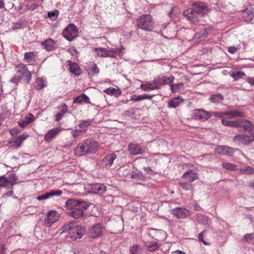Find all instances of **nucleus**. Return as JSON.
<instances>
[{"label": "nucleus", "mask_w": 254, "mask_h": 254, "mask_svg": "<svg viewBox=\"0 0 254 254\" xmlns=\"http://www.w3.org/2000/svg\"><path fill=\"white\" fill-rule=\"evenodd\" d=\"M82 130L80 129H75L71 131V135L74 138H76L79 136Z\"/></svg>", "instance_id": "nucleus-53"}, {"label": "nucleus", "mask_w": 254, "mask_h": 254, "mask_svg": "<svg viewBox=\"0 0 254 254\" xmlns=\"http://www.w3.org/2000/svg\"><path fill=\"white\" fill-rule=\"evenodd\" d=\"M230 76L234 79V80H237L245 76V73L241 71H235L230 72Z\"/></svg>", "instance_id": "nucleus-43"}, {"label": "nucleus", "mask_w": 254, "mask_h": 254, "mask_svg": "<svg viewBox=\"0 0 254 254\" xmlns=\"http://www.w3.org/2000/svg\"><path fill=\"white\" fill-rule=\"evenodd\" d=\"M85 69L88 73L92 76L97 75L100 72V69L94 62L86 63Z\"/></svg>", "instance_id": "nucleus-19"}, {"label": "nucleus", "mask_w": 254, "mask_h": 254, "mask_svg": "<svg viewBox=\"0 0 254 254\" xmlns=\"http://www.w3.org/2000/svg\"><path fill=\"white\" fill-rule=\"evenodd\" d=\"M14 183L11 182L7 178L4 176H0V186L2 188H5L6 189H12Z\"/></svg>", "instance_id": "nucleus-26"}, {"label": "nucleus", "mask_w": 254, "mask_h": 254, "mask_svg": "<svg viewBox=\"0 0 254 254\" xmlns=\"http://www.w3.org/2000/svg\"><path fill=\"white\" fill-rule=\"evenodd\" d=\"M65 204L69 215L78 219L84 215V210L87 209L90 204L85 201L70 199L66 201Z\"/></svg>", "instance_id": "nucleus-1"}, {"label": "nucleus", "mask_w": 254, "mask_h": 254, "mask_svg": "<svg viewBox=\"0 0 254 254\" xmlns=\"http://www.w3.org/2000/svg\"><path fill=\"white\" fill-rule=\"evenodd\" d=\"M222 166L224 169L228 171H232L237 170L236 165L231 163L223 162Z\"/></svg>", "instance_id": "nucleus-46"}, {"label": "nucleus", "mask_w": 254, "mask_h": 254, "mask_svg": "<svg viewBox=\"0 0 254 254\" xmlns=\"http://www.w3.org/2000/svg\"><path fill=\"white\" fill-rule=\"evenodd\" d=\"M183 14L186 16L189 19L193 22L197 21V15L194 9H186L183 12Z\"/></svg>", "instance_id": "nucleus-33"}, {"label": "nucleus", "mask_w": 254, "mask_h": 254, "mask_svg": "<svg viewBox=\"0 0 254 254\" xmlns=\"http://www.w3.org/2000/svg\"><path fill=\"white\" fill-rule=\"evenodd\" d=\"M124 48L122 46L121 48H106L105 51V58L109 57L112 58H115L117 56L121 55L122 50Z\"/></svg>", "instance_id": "nucleus-17"}, {"label": "nucleus", "mask_w": 254, "mask_h": 254, "mask_svg": "<svg viewBox=\"0 0 254 254\" xmlns=\"http://www.w3.org/2000/svg\"><path fill=\"white\" fill-rule=\"evenodd\" d=\"M104 92L110 95H113L116 97L120 96L122 93V91L119 89H116L114 88H109L104 90Z\"/></svg>", "instance_id": "nucleus-35"}, {"label": "nucleus", "mask_w": 254, "mask_h": 254, "mask_svg": "<svg viewBox=\"0 0 254 254\" xmlns=\"http://www.w3.org/2000/svg\"><path fill=\"white\" fill-rule=\"evenodd\" d=\"M209 29L208 28H206L202 31L197 33L194 36L193 40L197 43L199 41L203 40L207 36Z\"/></svg>", "instance_id": "nucleus-27"}, {"label": "nucleus", "mask_w": 254, "mask_h": 254, "mask_svg": "<svg viewBox=\"0 0 254 254\" xmlns=\"http://www.w3.org/2000/svg\"><path fill=\"white\" fill-rule=\"evenodd\" d=\"M223 125L231 127H236L250 132L254 129V125L250 121L246 119H239L234 121H229L225 119H221Z\"/></svg>", "instance_id": "nucleus-2"}, {"label": "nucleus", "mask_w": 254, "mask_h": 254, "mask_svg": "<svg viewBox=\"0 0 254 254\" xmlns=\"http://www.w3.org/2000/svg\"><path fill=\"white\" fill-rule=\"evenodd\" d=\"M28 136V134L24 133L11 139L9 141V143L11 146L15 148H18L20 146L21 143L26 139Z\"/></svg>", "instance_id": "nucleus-22"}, {"label": "nucleus", "mask_w": 254, "mask_h": 254, "mask_svg": "<svg viewBox=\"0 0 254 254\" xmlns=\"http://www.w3.org/2000/svg\"><path fill=\"white\" fill-rule=\"evenodd\" d=\"M238 50V49L235 47H230L228 49V51L232 54L235 53Z\"/></svg>", "instance_id": "nucleus-61"}, {"label": "nucleus", "mask_w": 254, "mask_h": 254, "mask_svg": "<svg viewBox=\"0 0 254 254\" xmlns=\"http://www.w3.org/2000/svg\"><path fill=\"white\" fill-rule=\"evenodd\" d=\"M11 112L10 110L4 105L2 106L0 114V117L3 120H4L10 116Z\"/></svg>", "instance_id": "nucleus-41"}, {"label": "nucleus", "mask_w": 254, "mask_h": 254, "mask_svg": "<svg viewBox=\"0 0 254 254\" xmlns=\"http://www.w3.org/2000/svg\"><path fill=\"white\" fill-rule=\"evenodd\" d=\"M34 119L35 117L34 115L29 113L23 119L20 121L18 124L21 127H24L33 122Z\"/></svg>", "instance_id": "nucleus-28"}, {"label": "nucleus", "mask_w": 254, "mask_h": 254, "mask_svg": "<svg viewBox=\"0 0 254 254\" xmlns=\"http://www.w3.org/2000/svg\"><path fill=\"white\" fill-rule=\"evenodd\" d=\"M86 147V153H94L98 149V143L97 142L92 140H85Z\"/></svg>", "instance_id": "nucleus-14"}, {"label": "nucleus", "mask_w": 254, "mask_h": 254, "mask_svg": "<svg viewBox=\"0 0 254 254\" xmlns=\"http://www.w3.org/2000/svg\"><path fill=\"white\" fill-rule=\"evenodd\" d=\"M183 101V99L180 96L172 98L168 102V107L169 108H176L178 107L180 103Z\"/></svg>", "instance_id": "nucleus-32"}, {"label": "nucleus", "mask_w": 254, "mask_h": 254, "mask_svg": "<svg viewBox=\"0 0 254 254\" xmlns=\"http://www.w3.org/2000/svg\"><path fill=\"white\" fill-rule=\"evenodd\" d=\"M163 232L161 230L150 228L148 230V234L152 238L156 240L158 237V235Z\"/></svg>", "instance_id": "nucleus-40"}, {"label": "nucleus", "mask_w": 254, "mask_h": 254, "mask_svg": "<svg viewBox=\"0 0 254 254\" xmlns=\"http://www.w3.org/2000/svg\"><path fill=\"white\" fill-rule=\"evenodd\" d=\"M74 104H88L90 103V99L85 94H81L76 97L73 101Z\"/></svg>", "instance_id": "nucleus-30"}, {"label": "nucleus", "mask_w": 254, "mask_h": 254, "mask_svg": "<svg viewBox=\"0 0 254 254\" xmlns=\"http://www.w3.org/2000/svg\"><path fill=\"white\" fill-rule=\"evenodd\" d=\"M92 51L97 56L105 58V48H95L92 50Z\"/></svg>", "instance_id": "nucleus-44"}, {"label": "nucleus", "mask_w": 254, "mask_h": 254, "mask_svg": "<svg viewBox=\"0 0 254 254\" xmlns=\"http://www.w3.org/2000/svg\"><path fill=\"white\" fill-rule=\"evenodd\" d=\"M59 112L55 116V121H60L67 112L68 108L67 106L65 103H62L60 106L58 107Z\"/></svg>", "instance_id": "nucleus-23"}, {"label": "nucleus", "mask_w": 254, "mask_h": 254, "mask_svg": "<svg viewBox=\"0 0 254 254\" xmlns=\"http://www.w3.org/2000/svg\"><path fill=\"white\" fill-rule=\"evenodd\" d=\"M242 174H252L254 173V169L251 166H246L240 170Z\"/></svg>", "instance_id": "nucleus-48"}, {"label": "nucleus", "mask_w": 254, "mask_h": 254, "mask_svg": "<svg viewBox=\"0 0 254 254\" xmlns=\"http://www.w3.org/2000/svg\"><path fill=\"white\" fill-rule=\"evenodd\" d=\"M10 190V191L6 192V193H3L2 195V197L3 198H5L7 196H12V195L13 194V192L12 191V189H9Z\"/></svg>", "instance_id": "nucleus-60"}, {"label": "nucleus", "mask_w": 254, "mask_h": 254, "mask_svg": "<svg viewBox=\"0 0 254 254\" xmlns=\"http://www.w3.org/2000/svg\"><path fill=\"white\" fill-rule=\"evenodd\" d=\"M210 101L214 103H218L221 102L223 100V97L222 94H214L212 95L210 98Z\"/></svg>", "instance_id": "nucleus-45"}, {"label": "nucleus", "mask_w": 254, "mask_h": 254, "mask_svg": "<svg viewBox=\"0 0 254 254\" xmlns=\"http://www.w3.org/2000/svg\"><path fill=\"white\" fill-rule=\"evenodd\" d=\"M161 77H162V80L163 82V84H170L173 82V81L175 79V77L172 75H171L169 77L163 75V76H161Z\"/></svg>", "instance_id": "nucleus-49"}, {"label": "nucleus", "mask_w": 254, "mask_h": 254, "mask_svg": "<svg viewBox=\"0 0 254 254\" xmlns=\"http://www.w3.org/2000/svg\"><path fill=\"white\" fill-rule=\"evenodd\" d=\"M62 191L60 190H51L50 192H47L45 194L38 196L37 197V199L38 200L46 199L54 195L60 196L62 194Z\"/></svg>", "instance_id": "nucleus-24"}, {"label": "nucleus", "mask_w": 254, "mask_h": 254, "mask_svg": "<svg viewBox=\"0 0 254 254\" xmlns=\"http://www.w3.org/2000/svg\"><path fill=\"white\" fill-rule=\"evenodd\" d=\"M46 86V84L44 82V80L41 77H38L37 78L36 81L35 88L37 89H41Z\"/></svg>", "instance_id": "nucleus-47"}, {"label": "nucleus", "mask_w": 254, "mask_h": 254, "mask_svg": "<svg viewBox=\"0 0 254 254\" xmlns=\"http://www.w3.org/2000/svg\"><path fill=\"white\" fill-rule=\"evenodd\" d=\"M192 6L193 7L195 13L197 15H204L207 14L208 11V8L205 3L201 2H194Z\"/></svg>", "instance_id": "nucleus-11"}, {"label": "nucleus", "mask_w": 254, "mask_h": 254, "mask_svg": "<svg viewBox=\"0 0 254 254\" xmlns=\"http://www.w3.org/2000/svg\"><path fill=\"white\" fill-rule=\"evenodd\" d=\"M59 214L55 210L49 211L45 218V225L49 227H51L53 223L59 220Z\"/></svg>", "instance_id": "nucleus-9"}, {"label": "nucleus", "mask_w": 254, "mask_h": 254, "mask_svg": "<svg viewBox=\"0 0 254 254\" xmlns=\"http://www.w3.org/2000/svg\"><path fill=\"white\" fill-rule=\"evenodd\" d=\"M235 152L233 148L229 147L226 146H218L215 148V152L221 155H228L231 156Z\"/></svg>", "instance_id": "nucleus-20"}, {"label": "nucleus", "mask_w": 254, "mask_h": 254, "mask_svg": "<svg viewBox=\"0 0 254 254\" xmlns=\"http://www.w3.org/2000/svg\"><path fill=\"white\" fill-rule=\"evenodd\" d=\"M180 185L182 187V188L186 190H190L192 188V185L189 183H180Z\"/></svg>", "instance_id": "nucleus-52"}, {"label": "nucleus", "mask_w": 254, "mask_h": 254, "mask_svg": "<svg viewBox=\"0 0 254 254\" xmlns=\"http://www.w3.org/2000/svg\"><path fill=\"white\" fill-rule=\"evenodd\" d=\"M247 81L251 85H254V77H248Z\"/></svg>", "instance_id": "nucleus-62"}, {"label": "nucleus", "mask_w": 254, "mask_h": 254, "mask_svg": "<svg viewBox=\"0 0 254 254\" xmlns=\"http://www.w3.org/2000/svg\"><path fill=\"white\" fill-rule=\"evenodd\" d=\"M59 11L57 10H55L52 12H49L48 14V16L49 17H57L58 15Z\"/></svg>", "instance_id": "nucleus-57"}, {"label": "nucleus", "mask_w": 254, "mask_h": 254, "mask_svg": "<svg viewBox=\"0 0 254 254\" xmlns=\"http://www.w3.org/2000/svg\"><path fill=\"white\" fill-rule=\"evenodd\" d=\"M254 141V134L250 135L246 134L236 135L233 138V141L238 145H249Z\"/></svg>", "instance_id": "nucleus-6"}, {"label": "nucleus", "mask_w": 254, "mask_h": 254, "mask_svg": "<svg viewBox=\"0 0 254 254\" xmlns=\"http://www.w3.org/2000/svg\"><path fill=\"white\" fill-rule=\"evenodd\" d=\"M174 253L175 254H186L184 252L181 251L180 250L175 251Z\"/></svg>", "instance_id": "nucleus-64"}, {"label": "nucleus", "mask_w": 254, "mask_h": 254, "mask_svg": "<svg viewBox=\"0 0 254 254\" xmlns=\"http://www.w3.org/2000/svg\"><path fill=\"white\" fill-rule=\"evenodd\" d=\"M153 24L152 16L149 14L142 15L136 20L137 27L146 31H152Z\"/></svg>", "instance_id": "nucleus-4"}, {"label": "nucleus", "mask_w": 254, "mask_h": 254, "mask_svg": "<svg viewBox=\"0 0 254 254\" xmlns=\"http://www.w3.org/2000/svg\"><path fill=\"white\" fill-rule=\"evenodd\" d=\"M172 214L178 218H185L190 215V211L184 208L177 207L172 210Z\"/></svg>", "instance_id": "nucleus-15"}, {"label": "nucleus", "mask_w": 254, "mask_h": 254, "mask_svg": "<svg viewBox=\"0 0 254 254\" xmlns=\"http://www.w3.org/2000/svg\"><path fill=\"white\" fill-rule=\"evenodd\" d=\"M254 234H247L244 236V238L247 241L249 240H252L254 238Z\"/></svg>", "instance_id": "nucleus-59"}, {"label": "nucleus", "mask_w": 254, "mask_h": 254, "mask_svg": "<svg viewBox=\"0 0 254 254\" xmlns=\"http://www.w3.org/2000/svg\"><path fill=\"white\" fill-rule=\"evenodd\" d=\"M35 54L34 52H27L24 54V60L26 63L30 64H33L36 61Z\"/></svg>", "instance_id": "nucleus-36"}, {"label": "nucleus", "mask_w": 254, "mask_h": 254, "mask_svg": "<svg viewBox=\"0 0 254 254\" xmlns=\"http://www.w3.org/2000/svg\"><path fill=\"white\" fill-rule=\"evenodd\" d=\"M91 193L103 194L106 192L107 189L106 186L102 184H93L89 186Z\"/></svg>", "instance_id": "nucleus-16"}, {"label": "nucleus", "mask_w": 254, "mask_h": 254, "mask_svg": "<svg viewBox=\"0 0 254 254\" xmlns=\"http://www.w3.org/2000/svg\"><path fill=\"white\" fill-rule=\"evenodd\" d=\"M130 100L132 101H135V102H138L141 101V98L140 95H136L135 94H134L130 96Z\"/></svg>", "instance_id": "nucleus-55"}, {"label": "nucleus", "mask_w": 254, "mask_h": 254, "mask_svg": "<svg viewBox=\"0 0 254 254\" xmlns=\"http://www.w3.org/2000/svg\"><path fill=\"white\" fill-rule=\"evenodd\" d=\"M128 151L131 154L137 155L147 152V148L139 144L130 143L128 146Z\"/></svg>", "instance_id": "nucleus-8"}, {"label": "nucleus", "mask_w": 254, "mask_h": 254, "mask_svg": "<svg viewBox=\"0 0 254 254\" xmlns=\"http://www.w3.org/2000/svg\"><path fill=\"white\" fill-rule=\"evenodd\" d=\"M63 129L61 127H58L48 130L44 135V140L46 142H51Z\"/></svg>", "instance_id": "nucleus-10"}, {"label": "nucleus", "mask_w": 254, "mask_h": 254, "mask_svg": "<svg viewBox=\"0 0 254 254\" xmlns=\"http://www.w3.org/2000/svg\"><path fill=\"white\" fill-rule=\"evenodd\" d=\"M78 32V29L75 25L69 24L63 30L62 34L66 40L71 41L77 37Z\"/></svg>", "instance_id": "nucleus-5"}, {"label": "nucleus", "mask_w": 254, "mask_h": 254, "mask_svg": "<svg viewBox=\"0 0 254 254\" xmlns=\"http://www.w3.org/2000/svg\"><path fill=\"white\" fill-rule=\"evenodd\" d=\"M183 178L189 183H191L197 179V174L191 170L188 171L183 175Z\"/></svg>", "instance_id": "nucleus-29"}, {"label": "nucleus", "mask_w": 254, "mask_h": 254, "mask_svg": "<svg viewBox=\"0 0 254 254\" xmlns=\"http://www.w3.org/2000/svg\"><path fill=\"white\" fill-rule=\"evenodd\" d=\"M192 117L196 120L206 121L209 119L211 115L209 114V112L203 110L197 109L193 111Z\"/></svg>", "instance_id": "nucleus-12"}, {"label": "nucleus", "mask_w": 254, "mask_h": 254, "mask_svg": "<svg viewBox=\"0 0 254 254\" xmlns=\"http://www.w3.org/2000/svg\"><path fill=\"white\" fill-rule=\"evenodd\" d=\"M224 116L228 117V119H233L236 117H244L243 112L238 111H227L224 112Z\"/></svg>", "instance_id": "nucleus-31"}, {"label": "nucleus", "mask_w": 254, "mask_h": 254, "mask_svg": "<svg viewBox=\"0 0 254 254\" xmlns=\"http://www.w3.org/2000/svg\"><path fill=\"white\" fill-rule=\"evenodd\" d=\"M243 18L245 21H251L254 17V9L251 5H248L242 12Z\"/></svg>", "instance_id": "nucleus-13"}, {"label": "nucleus", "mask_w": 254, "mask_h": 254, "mask_svg": "<svg viewBox=\"0 0 254 254\" xmlns=\"http://www.w3.org/2000/svg\"><path fill=\"white\" fill-rule=\"evenodd\" d=\"M4 246L3 244H0V254H4Z\"/></svg>", "instance_id": "nucleus-63"}, {"label": "nucleus", "mask_w": 254, "mask_h": 254, "mask_svg": "<svg viewBox=\"0 0 254 254\" xmlns=\"http://www.w3.org/2000/svg\"><path fill=\"white\" fill-rule=\"evenodd\" d=\"M67 232L68 237L72 240H76L82 237L84 234V230L79 225H75L73 223L70 222L63 226L61 233Z\"/></svg>", "instance_id": "nucleus-3"}, {"label": "nucleus", "mask_w": 254, "mask_h": 254, "mask_svg": "<svg viewBox=\"0 0 254 254\" xmlns=\"http://www.w3.org/2000/svg\"><path fill=\"white\" fill-rule=\"evenodd\" d=\"M130 252L131 254H142V247L140 245H134L130 248Z\"/></svg>", "instance_id": "nucleus-42"}, {"label": "nucleus", "mask_w": 254, "mask_h": 254, "mask_svg": "<svg viewBox=\"0 0 254 254\" xmlns=\"http://www.w3.org/2000/svg\"><path fill=\"white\" fill-rule=\"evenodd\" d=\"M70 72L75 75H79L81 73V69L75 63H70L68 64Z\"/></svg>", "instance_id": "nucleus-37"}, {"label": "nucleus", "mask_w": 254, "mask_h": 254, "mask_svg": "<svg viewBox=\"0 0 254 254\" xmlns=\"http://www.w3.org/2000/svg\"><path fill=\"white\" fill-rule=\"evenodd\" d=\"M145 245L149 251L153 252L159 248V244L154 241H147L145 243Z\"/></svg>", "instance_id": "nucleus-39"}, {"label": "nucleus", "mask_w": 254, "mask_h": 254, "mask_svg": "<svg viewBox=\"0 0 254 254\" xmlns=\"http://www.w3.org/2000/svg\"><path fill=\"white\" fill-rule=\"evenodd\" d=\"M140 96L141 100H145V99L151 100L152 98V97H153V95H148L146 94L140 95Z\"/></svg>", "instance_id": "nucleus-56"}, {"label": "nucleus", "mask_w": 254, "mask_h": 254, "mask_svg": "<svg viewBox=\"0 0 254 254\" xmlns=\"http://www.w3.org/2000/svg\"><path fill=\"white\" fill-rule=\"evenodd\" d=\"M140 88L143 91H149L153 90H156L159 89V86L154 85L153 82H148L145 84H141Z\"/></svg>", "instance_id": "nucleus-34"}, {"label": "nucleus", "mask_w": 254, "mask_h": 254, "mask_svg": "<svg viewBox=\"0 0 254 254\" xmlns=\"http://www.w3.org/2000/svg\"><path fill=\"white\" fill-rule=\"evenodd\" d=\"M153 83L158 86V85H163V82L161 76L154 78L153 80Z\"/></svg>", "instance_id": "nucleus-51"}, {"label": "nucleus", "mask_w": 254, "mask_h": 254, "mask_svg": "<svg viewBox=\"0 0 254 254\" xmlns=\"http://www.w3.org/2000/svg\"><path fill=\"white\" fill-rule=\"evenodd\" d=\"M17 72L23 75L27 82H29L31 79V73L27 67L23 64H19L17 66Z\"/></svg>", "instance_id": "nucleus-18"}, {"label": "nucleus", "mask_w": 254, "mask_h": 254, "mask_svg": "<svg viewBox=\"0 0 254 254\" xmlns=\"http://www.w3.org/2000/svg\"><path fill=\"white\" fill-rule=\"evenodd\" d=\"M43 48L46 49L48 51H51L54 46V41L52 39H47L42 43Z\"/></svg>", "instance_id": "nucleus-38"}, {"label": "nucleus", "mask_w": 254, "mask_h": 254, "mask_svg": "<svg viewBox=\"0 0 254 254\" xmlns=\"http://www.w3.org/2000/svg\"><path fill=\"white\" fill-rule=\"evenodd\" d=\"M213 115L215 116V117H219V118H222V119H225V118H223L224 116V112H214L213 113ZM226 120H227L226 119Z\"/></svg>", "instance_id": "nucleus-58"}, {"label": "nucleus", "mask_w": 254, "mask_h": 254, "mask_svg": "<svg viewBox=\"0 0 254 254\" xmlns=\"http://www.w3.org/2000/svg\"><path fill=\"white\" fill-rule=\"evenodd\" d=\"M104 231V227L99 223L92 226L88 230L87 234L90 238H97L101 237Z\"/></svg>", "instance_id": "nucleus-7"}, {"label": "nucleus", "mask_w": 254, "mask_h": 254, "mask_svg": "<svg viewBox=\"0 0 254 254\" xmlns=\"http://www.w3.org/2000/svg\"><path fill=\"white\" fill-rule=\"evenodd\" d=\"M91 121L90 120H83L79 124V127L81 128H85L91 124Z\"/></svg>", "instance_id": "nucleus-50"}, {"label": "nucleus", "mask_w": 254, "mask_h": 254, "mask_svg": "<svg viewBox=\"0 0 254 254\" xmlns=\"http://www.w3.org/2000/svg\"><path fill=\"white\" fill-rule=\"evenodd\" d=\"M206 232V231L204 230L202 232H201L199 235H198V239L199 240L202 242L204 245H207L208 244L203 240V235Z\"/></svg>", "instance_id": "nucleus-54"}, {"label": "nucleus", "mask_w": 254, "mask_h": 254, "mask_svg": "<svg viewBox=\"0 0 254 254\" xmlns=\"http://www.w3.org/2000/svg\"><path fill=\"white\" fill-rule=\"evenodd\" d=\"M86 147L85 145V141L78 144L76 147L74 149L75 155L78 157L82 156L86 154Z\"/></svg>", "instance_id": "nucleus-25"}, {"label": "nucleus", "mask_w": 254, "mask_h": 254, "mask_svg": "<svg viewBox=\"0 0 254 254\" xmlns=\"http://www.w3.org/2000/svg\"><path fill=\"white\" fill-rule=\"evenodd\" d=\"M116 157V155L114 153L107 155L101 161L102 166L106 168H110L113 164Z\"/></svg>", "instance_id": "nucleus-21"}]
</instances>
